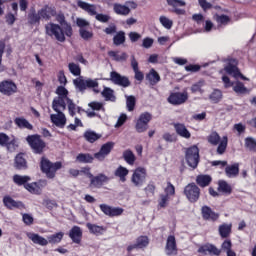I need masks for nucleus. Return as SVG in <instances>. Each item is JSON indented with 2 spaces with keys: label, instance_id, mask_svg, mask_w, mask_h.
I'll list each match as a JSON object with an SVG mask.
<instances>
[{
  "label": "nucleus",
  "instance_id": "60",
  "mask_svg": "<svg viewBox=\"0 0 256 256\" xmlns=\"http://www.w3.org/2000/svg\"><path fill=\"white\" fill-rule=\"evenodd\" d=\"M102 95L106 101H115V94H113V90H111V88H105Z\"/></svg>",
  "mask_w": 256,
  "mask_h": 256
},
{
  "label": "nucleus",
  "instance_id": "17",
  "mask_svg": "<svg viewBox=\"0 0 256 256\" xmlns=\"http://www.w3.org/2000/svg\"><path fill=\"white\" fill-rule=\"evenodd\" d=\"M77 5L78 7H80V9H83V11L88 13L90 17H95L97 15V6L95 4H89L87 2L79 0L77 2Z\"/></svg>",
  "mask_w": 256,
  "mask_h": 256
},
{
  "label": "nucleus",
  "instance_id": "63",
  "mask_svg": "<svg viewBox=\"0 0 256 256\" xmlns=\"http://www.w3.org/2000/svg\"><path fill=\"white\" fill-rule=\"evenodd\" d=\"M56 93L58 94V97H61L62 99H66V101H67V99H69V98L67 97V95H69V91H67V90L65 89V87H63V86H59V87L56 89Z\"/></svg>",
  "mask_w": 256,
  "mask_h": 256
},
{
  "label": "nucleus",
  "instance_id": "28",
  "mask_svg": "<svg viewBox=\"0 0 256 256\" xmlns=\"http://www.w3.org/2000/svg\"><path fill=\"white\" fill-rule=\"evenodd\" d=\"M174 128L177 135H179L180 137H183L184 139H191V132L187 130V127L184 126V124H181V123L174 124Z\"/></svg>",
  "mask_w": 256,
  "mask_h": 256
},
{
  "label": "nucleus",
  "instance_id": "53",
  "mask_svg": "<svg viewBox=\"0 0 256 256\" xmlns=\"http://www.w3.org/2000/svg\"><path fill=\"white\" fill-rule=\"evenodd\" d=\"M245 147L248 151H255L256 149V140L253 137L245 138Z\"/></svg>",
  "mask_w": 256,
  "mask_h": 256
},
{
  "label": "nucleus",
  "instance_id": "24",
  "mask_svg": "<svg viewBox=\"0 0 256 256\" xmlns=\"http://www.w3.org/2000/svg\"><path fill=\"white\" fill-rule=\"evenodd\" d=\"M224 69L228 75H233L235 79L238 77H241V79H247L245 76L241 75V72H239V68L235 65V60H232Z\"/></svg>",
  "mask_w": 256,
  "mask_h": 256
},
{
  "label": "nucleus",
  "instance_id": "42",
  "mask_svg": "<svg viewBox=\"0 0 256 256\" xmlns=\"http://www.w3.org/2000/svg\"><path fill=\"white\" fill-rule=\"evenodd\" d=\"M109 57L113 59V61H127V53L122 52L121 54L115 52V51H109L108 52Z\"/></svg>",
  "mask_w": 256,
  "mask_h": 256
},
{
  "label": "nucleus",
  "instance_id": "62",
  "mask_svg": "<svg viewBox=\"0 0 256 256\" xmlns=\"http://www.w3.org/2000/svg\"><path fill=\"white\" fill-rule=\"evenodd\" d=\"M135 103H136V100H135L134 96H127L126 107H127L128 111H133L135 109Z\"/></svg>",
  "mask_w": 256,
  "mask_h": 256
},
{
  "label": "nucleus",
  "instance_id": "9",
  "mask_svg": "<svg viewBox=\"0 0 256 256\" xmlns=\"http://www.w3.org/2000/svg\"><path fill=\"white\" fill-rule=\"evenodd\" d=\"M184 194L190 203H195L199 201V195H201V190L195 184H188L184 189Z\"/></svg>",
  "mask_w": 256,
  "mask_h": 256
},
{
  "label": "nucleus",
  "instance_id": "39",
  "mask_svg": "<svg viewBox=\"0 0 256 256\" xmlns=\"http://www.w3.org/2000/svg\"><path fill=\"white\" fill-rule=\"evenodd\" d=\"M15 167L19 170L27 169V160L23 157V154H18L15 158Z\"/></svg>",
  "mask_w": 256,
  "mask_h": 256
},
{
  "label": "nucleus",
  "instance_id": "10",
  "mask_svg": "<svg viewBox=\"0 0 256 256\" xmlns=\"http://www.w3.org/2000/svg\"><path fill=\"white\" fill-rule=\"evenodd\" d=\"M113 147H115V142H107L101 146L99 152L94 154V158L98 161H105V158L111 151H113Z\"/></svg>",
  "mask_w": 256,
  "mask_h": 256
},
{
  "label": "nucleus",
  "instance_id": "7",
  "mask_svg": "<svg viewBox=\"0 0 256 256\" xmlns=\"http://www.w3.org/2000/svg\"><path fill=\"white\" fill-rule=\"evenodd\" d=\"M26 140L34 153L40 154L46 147L45 141H43L39 135L28 136Z\"/></svg>",
  "mask_w": 256,
  "mask_h": 256
},
{
  "label": "nucleus",
  "instance_id": "46",
  "mask_svg": "<svg viewBox=\"0 0 256 256\" xmlns=\"http://www.w3.org/2000/svg\"><path fill=\"white\" fill-rule=\"evenodd\" d=\"M169 205V196L165 194H160L158 199V208L165 209Z\"/></svg>",
  "mask_w": 256,
  "mask_h": 256
},
{
  "label": "nucleus",
  "instance_id": "36",
  "mask_svg": "<svg viewBox=\"0 0 256 256\" xmlns=\"http://www.w3.org/2000/svg\"><path fill=\"white\" fill-rule=\"evenodd\" d=\"M84 139H86L88 143H95V141H99V139H101V134H97L95 131L87 130L84 133Z\"/></svg>",
  "mask_w": 256,
  "mask_h": 256
},
{
  "label": "nucleus",
  "instance_id": "43",
  "mask_svg": "<svg viewBox=\"0 0 256 256\" xmlns=\"http://www.w3.org/2000/svg\"><path fill=\"white\" fill-rule=\"evenodd\" d=\"M212 103H219L223 99V92L219 89H215L209 96Z\"/></svg>",
  "mask_w": 256,
  "mask_h": 256
},
{
  "label": "nucleus",
  "instance_id": "13",
  "mask_svg": "<svg viewBox=\"0 0 256 256\" xmlns=\"http://www.w3.org/2000/svg\"><path fill=\"white\" fill-rule=\"evenodd\" d=\"M105 183H109V177L105 174H98L90 179V187L95 189H101Z\"/></svg>",
  "mask_w": 256,
  "mask_h": 256
},
{
  "label": "nucleus",
  "instance_id": "8",
  "mask_svg": "<svg viewBox=\"0 0 256 256\" xmlns=\"http://www.w3.org/2000/svg\"><path fill=\"white\" fill-rule=\"evenodd\" d=\"M73 83L79 91H85L87 88H95L99 86V82H97V80H93L91 78L84 79L83 76L76 78Z\"/></svg>",
  "mask_w": 256,
  "mask_h": 256
},
{
  "label": "nucleus",
  "instance_id": "33",
  "mask_svg": "<svg viewBox=\"0 0 256 256\" xmlns=\"http://www.w3.org/2000/svg\"><path fill=\"white\" fill-rule=\"evenodd\" d=\"M218 191L220 193H223V195H231V193L233 192V188L231 187V185H229V183L221 180L218 182Z\"/></svg>",
  "mask_w": 256,
  "mask_h": 256
},
{
  "label": "nucleus",
  "instance_id": "27",
  "mask_svg": "<svg viewBox=\"0 0 256 256\" xmlns=\"http://www.w3.org/2000/svg\"><path fill=\"white\" fill-rule=\"evenodd\" d=\"M202 217L206 221H217L219 219V214L213 212L209 206L202 207Z\"/></svg>",
  "mask_w": 256,
  "mask_h": 256
},
{
  "label": "nucleus",
  "instance_id": "59",
  "mask_svg": "<svg viewBox=\"0 0 256 256\" xmlns=\"http://www.w3.org/2000/svg\"><path fill=\"white\" fill-rule=\"evenodd\" d=\"M76 25L79 29H87V27H91V23L85 18H76Z\"/></svg>",
  "mask_w": 256,
  "mask_h": 256
},
{
  "label": "nucleus",
  "instance_id": "37",
  "mask_svg": "<svg viewBox=\"0 0 256 256\" xmlns=\"http://www.w3.org/2000/svg\"><path fill=\"white\" fill-rule=\"evenodd\" d=\"M225 173L229 178L237 177L239 175V164L226 166Z\"/></svg>",
  "mask_w": 256,
  "mask_h": 256
},
{
  "label": "nucleus",
  "instance_id": "50",
  "mask_svg": "<svg viewBox=\"0 0 256 256\" xmlns=\"http://www.w3.org/2000/svg\"><path fill=\"white\" fill-rule=\"evenodd\" d=\"M219 234L223 239L227 238L228 235H231V225L223 224L219 227Z\"/></svg>",
  "mask_w": 256,
  "mask_h": 256
},
{
  "label": "nucleus",
  "instance_id": "20",
  "mask_svg": "<svg viewBox=\"0 0 256 256\" xmlns=\"http://www.w3.org/2000/svg\"><path fill=\"white\" fill-rule=\"evenodd\" d=\"M55 8L51 6H44L40 10H38V15L40 19H44L45 21H49L51 17H55Z\"/></svg>",
  "mask_w": 256,
  "mask_h": 256
},
{
  "label": "nucleus",
  "instance_id": "56",
  "mask_svg": "<svg viewBox=\"0 0 256 256\" xmlns=\"http://www.w3.org/2000/svg\"><path fill=\"white\" fill-rule=\"evenodd\" d=\"M76 159L79 163H93L94 158L91 154H79Z\"/></svg>",
  "mask_w": 256,
  "mask_h": 256
},
{
  "label": "nucleus",
  "instance_id": "57",
  "mask_svg": "<svg viewBox=\"0 0 256 256\" xmlns=\"http://www.w3.org/2000/svg\"><path fill=\"white\" fill-rule=\"evenodd\" d=\"M79 35L84 39V41H89L90 39H93V31L87 30V28L80 29Z\"/></svg>",
  "mask_w": 256,
  "mask_h": 256
},
{
  "label": "nucleus",
  "instance_id": "45",
  "mask_svg": "<svg viewBox=\"0 0 256 256\" xmlns=\"http://www.w3.org/2000/svg\"><path fill=\"white\" fill-rule=\"evenodd\" d=\"M159 21H160L162 27H164V29H168V30L172 29L173 20L169 19V17L162 15L159 17Z\"/></svg>",
  "mask_w": 256,
  "mask_h": 256
},
{
  "label": "nucleus",
  "instance_id": "18",
  "mask_svg": "<svg viewBox=\"0 0 256 256\" xmlns=\"http://www.w3.org/2000/svg\"><path fill=\"white\" fill-rule=\"evenodd\" d=\"M50 119L56 127L63 128L67 123V118L63 112H57V114L50 115Z\"/></svg>",
  "mask_w": 256,
  "mask_h": 256
},
{
  "label": "nucleus",
  "instance_id": "25",
  "mask_svg": "<svg viewBox=\"0 0 256 256\" xmlns=\"http://www.w3.org/2000/svg\"><path fill=\"white\" fill-rule=\"evenodd\" d=\"M3 203L8 209H25L23 202H17L9 196L4 197Z\"/></svg>",
  "mask_w": 256,
  "mask_h": 256
},
{
  "label": "nucleus",
  "instance_id": "31",
  "mask_svg": "<svg viewBox=\"0 0 256 256\" xmlns=\"http://www.w3.org/2000/svg\"><path fill=\"white\" fill-rule=\"evenodd\" d=\"M115 177H118L122 183H125L127 181V175H129V169L123 166H119L115 172Z\"/></svg>",
  "mask_w": 256,
  "mask_h": 256
},
{
  "label": "nucleus",
  "instance_id": "51",
  "mask_svg": "<svg viewBox=\"0 0 256 256\" xmlns=\"http://www.w3.org/2000/svg\"><path fill=\"white\" fill-rule=\"evenodd\" d=\"M232 87L235 93H239L240 95L247 93V88H245V85L241 82H234Z\"/></svg>",
  "mask_w": 256,
  "mask_h": 256
},
{
  "label": "nucleus",
  "instance_id": "49",
  "mask_svg": "<svg viewBox=\"0 0 256 256\" xmlns=\"http://www.w3.org/2000/svg\"><path fill=\"white\" fill-rule=\"evenodd\" d=\"M88 107H90L92 111H105V104L98 101L90 102Z\"/></svg>",
  "mask_w": 256,
  "mask_h": 256
},
{
  "label": "nucleus",
  "instance_id": "26",
  "mask_svg": "<svg viewBox=\"0 0 256 256\" xmlns=\"http://www.w3.org/2000/svg\"><path fill=\"white\" fill-rule=\"evenodd\" d=\"M166 254L167 255H177V242L175 241V236H169L167 238Z\"/></svg>",
  "mask_w": 256,
  "mask_h": 256
},
{
  "label": "nucleus",
  "instance_id": "61",
  "mask_svg": "<svg viewBox=\"0 0 256 256\" xmlns=\"http://www.w3.org/2000/svg\"><path fill=\"white\" fill-rule=\"evenodd\" d=\"M95 19L100 23H109V21H111V16L103 13H96Z\"/></svg>",
  "mask_w": 256,
  "mask_h": 256
},
{
  "label": "nucleus",
  "instance_id": "12",
  "mask_svg": "<svg viewBox=\"0 0 256 256\" xmlns=\"http://www.w3.org/2000/svg\"><path fill=\"white\" fill-rule=\"evenodd\" d=\"M110 81H112L114 85H119L120 87H129V85H131V82L129 81V78H127V76H122L115 71H112L110 73Z\"/></svg>",
  "mask_w": 256,
  "mask_h": 256
},
{
  "label": "nucleus",
  "instance_id": "48",
  "mask_svg": "<svg viewBox=\"0 0 256 256\" xmlns=\"http://www.w3.org/2000/svg\"><path fill=\"white\" fill-rule=\"evenodd\" d=\"M13 181L16 183V185H25L28 181H31V178L29 176H21V175H14Z\"/></svg>",
  "mask_w": 256,
  "mask_h": 256
},
{
  "label": "nucleus",
  "instance_id": "2",
  "mask_svg": "<svg viewBox=\"0 0 256 256\" xmlns=\"http://www.w3.org/2000/svg\"><path fill=\"white\" fill-rule=\"evenodd\" d=\"M208 143H210L211 145H218L217 147V153L218 155H223V153H225V151H227V143H229V139L227 138V136L222 137L219 136V133L217 132H212L209 136H208Z\"/></svg>",
  "mask_w": 256,
  "mask_h": 256
},
{
  "label": "nucleus",
  "instance_id": "35",
  "mask_svg": "<svg viewBox=\"0 0 256 256\" xmlns=\"http://www.w3.org/2000/svg\"><path fill=\"white\" fill-rule=\"evenodd\" d=\"M86 227L93 235H103L105 233V227L96 224L87 223Z\"/></svg>",
  "mask_w": 256,
  "mask_h": 256
},
{
  "label": "nucleus",
  "instance_id": "23",
  "mask_svg": "<svg viewBox=\"0 0 256 256\" xmlns=\"http://www.w3.org/2000/svg\"><path fill=\"white\" fill-rule=\"evenodd\" d=\"M149 245V238L147 236H140L137 238L136 243L127 247V251L131 252L133 249H143Z\"/></svg>",
  "mask_w": 256,
  "mask_h": 256
},
{
  "label": "nucleus",
  "instance_id": "3",
  "mask_svg": "<svg viewBox=\"0 0 256 256\" xmlns=\"http://www.w3.org/2000/svg\"><path fill=\"white\" fill-rule=\"evenodd\" d=\"M61 167V162L51 163L47 158H42L41 160V169L48 179H54L55 173H57Z\"/></svg>",
  "mask_w": 256,
  "mask_h": 256
},
{
  "label": "nucleus",
  "instance_id": "29",
  "mask_svg": "<svg viewBox=\"0 0 256 256\" xmlns=\"http://www.w3.org/2000/svg\"><path fill=\"white\" fill-rule=\"evenodd\" d=\"M113 11L114 13H116V15H122L124 17H127V15L131 13V9L129 8V6L119 4V3H115L113 5Z\"/></svg>",
  "mask_w": 256,
  "mask_h": 256
},
{
  "label": "nucleus",
  "instance_id": "47",
  "mask_svg": "<svg viewBox=\"0 0 256 256\" xmlns=\"http://www.w3.org/2000/svg\"><path fill=\"white\" fill-rule=\"evenodd\" d=\"M65 234L63 232H58L54 235H50L48 236V243H52V244H55V243H61V240L63 239V236Z\"/></svg>",
  "mask_w": 256,
  "mask_h": 256
},
{
  "label": "nucleus",
  "instance_id": "6",
  "mask_svg": "<svg viewBox=\"0 0 256 256\" xmlns=\"http://www.w3.org/2000/svg\"><path fill=\"white\" fill-rule=\"evenodd\" d=\"M152 118L151 113H142L136 121L135 129L137 133H145V131L149 129V121H151Z\"/></svg>",
  "mask_w": 256,
  "mask_h": 256
},
{
  "label": "nucleus",
  "instance_id": "40",
  "mask_svg": "<svg viewBox=\"0 0 256 256\" xmlns=\"http://www.w3.org/2000/svg\"><path fill=\"white\" fill-rule=\"evenodd\" d=\"M196 183H198V185L200 187H207L211 183V176H209V175H199L196 178Z\"/></svg>",
  "mask_w": 256,
  "mask_h": 256
},
{
  "label": "nucleus",
  "instance_id": "5",
  "mask_svg": "<svg viewBox=\"0 0 256 256\" xmlns=\"http://www.w3.org/2000/svg\"><path fill=\"white\" fill-rule=\"evenodd\" d=\"M147 179V170L143 167H138L134 170L131 176V183L134 187H143Z\"/></svg>",
  "mask_w": 256,
  "mask_h": 256
},
{
  "label": "nucleus",
  "instance_id": "55",
  "mask_svg": "<svg viewBox=\"0 0 256 256\" xmlns=\"http://www.w3.org/2000/svg\"><path fill=\"white\" fill-rule=\"evenodd\" d=\"M66 101L68 103V111L72 117L75 116V111H81V107H77V105L73 103V100L68 98Z\"/></svg>",
  "mask_w": 256,
  "mask_h": 256
},
{
  "label": "nucleus",
  "instance_id": "64",
  "mask_svg": "<svg viewBox=\"0 0 256 256\" xmlns=\"http://www.w3.org/2000/svg\"><path fill=\"white\" fill-rule=\"evenodd\" d=\"M216 21L219 25H227L231 19L227 15L216 16Z\"/></svg>",
  "mask_w": 256,
  "mask_h": 256
},
{
  "label": "nucleus",
  "instance_id": "16",
  "mask_svg": "<svg viewBox=\"0 0 256 256\" xmlns=\"http://www.w3.org/2000/svg\"><path fill=\"white\" fill-rule=\"evenodd\" d=\"M198 253L203 255H221V250L215 247L213 244H205L198 249Z\"/></svg>",
  "mask_w": 256,
  "mask_h": 256
},
{
  "label": "nucleus",
  "instance_id": "4",
  "mask_svg": "<svg viewBox=\"0 0 256 256\" xmlns=\"http://www.w3.org/2000/svg\"><path fill=\"white\" fill-rule=\"evenodd\" d=\"M185 159L189 167L197 169V166L199 165V148L197 146L187 148L185 152Z\"/></svg>",
  "mask_w": 256,
  "mask_h": 256
},
{
  "label": "nucleus",
  "instance_id": "1",
  "mask_svg": "<svg viewBox=\"0 0 256 256\" xmlns=\"http://www.w3.org/2000/svg\"><path fill=\"white\" fill-rule=\"evenodd\" d=\"M45 33L48 35V37H54L56 41H59L60 43H65V30H63V27H61L58 24H55L53 22H50L45 25Z\"/></svg>",
  "mask_w": 256,
  "mask_h": 256
},
{
  "label": "nucleus",
  "instance_id": "34",
  "mask_svg": "<svg viewBox=\"0 0 256 256\" xmlns=\"http://www.w3.org/2000/svg\"><path fill=\"white\" fill-rule=\"evenodd\" d=\"M122 157L128 165H135V161H137L135 153H133V151H131L130 149L125 150L122 154Z\"/></svg>",
  "mask_w": 256,
  "mask_h": 256
},
{
  "label": "nucleus",
  "instance_id": "19",
  "mask_svg": "<svg viewBox=\"0 0 256 256\" xmlns=\"http://www.w3.org/2000/svg\"><path fill=\"white\" fill-rule=\"evenodd\" d=\"M27 237L35 245H40L41 247H46V245H49V241L39 234L29 232L27 233Z\"/></svg>",
  "mask_w": 256,
  "mask_h": 256
},
{
  "label": "nucleus",
  "instance_id": "22",
  "mask_svg": "<svg viewBox=\"0 0 256 256\" xmlns=\"http://www.w3.org/2000/svg\"><path fill=\"white\" fill-rule=\"evenodd\" d=\"M67 99L62 97H56L54 98L52 102V109L56 111V113H63L65 109H67V104L65 103Z\"/></svg>",
  "mask_w": 256,
  "mask_h": 256
},
{
  "label": "nucleus",
  "instance_id": "41",
  "mask_svg": "<svg viewBox=\"0 0 256 256\" xmlns=\"http://www.w3.org/2000/svg\"><path fill=\"white\" fill-rule=\"evenodd\" d=\"M15 123L20 129H29L30 131L33 129V125H31L25 118H16Z\"/></svg>",
  "mask_w": 256,
  "mask_h": 256
},
{
  "label": "nucleus",
  "instance_id": "52",
  "mask_svg": "<svg viewBox=\"0 0 256 256\" xmlns=\"http://www.w3.org/2000/svg\"><path fill=\"white\" fill-rule=\"evenodd\" d=\"M25 189L29 191L30 193H34V195H39L41 193V188L37 183H30L25 185Z\"/></svg>",
  "mask_w": 256,
  "mask_h": 256
},
{
  "label": "nucleus",
  "instance_id": "58",
  "mask_svg": "<svg viewBox=\"0 0 256 256\" xmlns=\"http://www.w3.org/2000/svg\"><path fill=\"white\" fill-rule=\"evenodd\" d=\"M167 4L173 9H177V7H185L187 3L183 0H166Z\"/></svg>",
  "mask_w": 256,
  "mask_h": 256
},
{
  "label": "nucleus",
  "instance_id": "21",
  "mask_svg": "<svg viewBox=\"0 0 256 256\" xmlns=\"http://www.w3.org/2000/svg\"><path fill=\"white\" fill-rule=\"evenodd\" d=\"M17 91V86L13 82L5 81L0 84V93L4 95H13Z\"/></svg>",
  "mask_w": 256,
  "mask_h": 256
},
{
  "label": "nucleus",
  "instance_id": "32",
  "mask_svg": "<svg viewBox=\"0 0 256 256\" xmlns=\"http://www.w3.org/2000/svg\"><path fill=\"white\" fill-rule=\"evenodd\" d=\"M41 22V17L39 16V12L35 11V8H32L28 13V23L29 25H39Z\"/></svg>",
  "mask_w": 256,
  "mask_h": 256
},
{
  "label": "nucleus",
  "instance_id": "44",
  "mask_svg": "<svg viewBox=\"0 0 256 256\" xmlns=\"http://www.w3.org/2000/svg\"><path fill=\"white\" fill-rule=\"evenodd\" d=\"M123 43H125V32L119 31L113 37V44L116 45V47H119V45H123Z\"/></svg>",
  "mask_w": 256,
  "mask_h": 256
},
{
  "label": "nucleus",
  "instance_id": "30",
  "mask_svg": "<svg viewBox=\"0 0 256 256\" xmlns=\"http://www.w3.org/2000/svg\"><path fill=\"white\" fill-rule=\"evenodd\" d=\"M69 237L74 243H81V237H83V232L81 231V228L78 226H74L70 230Z\"/></svg>",
  "mask_w": 256,
  "mask_h": 256
},
{
  "label": "nucleus",
  "instance_id": "38",
  "mask_svg": "<svg viewBox=\"0 0 256 256\" xmlns=\"http://www.w3.org/2000/svg\"><path fill=\"white\" fill-rule=\"evenodd\" d=\"M146 79H148L150 85H157L161 81V76H159V73L155 69H152L146 76Z\"/></svg>",
  "mask_w": 256,
  "mask_h": 256
},
{
  "label": "nucleus",
  "instance_id": "15",
  "mask_svg": "<svg viewBox=\"0 0 256 256\" xmlns=\"http://www.w3.org/2000/svg\"><path fill=\"white\" fill-rule=\"evenodd\" d=\"M56 21L61 25L66 37H71L73 35V28L71 27V24L67 23L65 20V15L58 14L56 16Z\"/></svg>",
  "mask_w": 256,
  "mask_h": 256
},
{
  "label": "nucleus",
  "instance_id": "54",
  "mask_svg": "<svg viewBox=\"0 0 256 256\" xmlns=\"http://www.w3.org/2000/svg\"><path fill=\"white\" fill-rule=\"evenodd\" d=\"M68 69L72 75H75V77H79L81 75V67H79L78 64L75 63H69Z\"/></svg>",
  "mask_w": 256,
  "mask_h": 256
},
{
  "label": "nucleus",
  "instance_id": "11",
  "mask_svg": "<svg viewBox=\"0 0 256 256\" xmlns=\"http://www.w3.org/2000/svg\"><path fill=\"white\" fill-rule=\"evenodd\" d=\"M0 146L6 147L8 151L13 152L17 149V140L15 138L11 140L7 134L0 132Z\"/></svg>",
  "mask_w": 256,
  "mask_h": 256
},
{
  "label": "nucleus",
  "instance_id": "14",
  "mask_svg": "<svg viewBox=\"0 0 256 256\" xmlns=\"http://www.w3.org/2000/svg\"><path fill=\"white\" fill-rule=\"evenodd\" d=\"M187 99H189L187 92H184V93L176 92V93H172L169 96L168 101L172 105H183V103H185V101H187Z\"/></svg>",
  "mask_w": 256,
  "mask_h": 256
}]
</instances>
